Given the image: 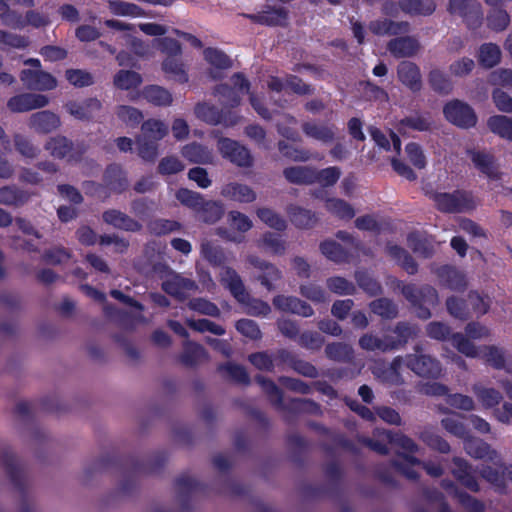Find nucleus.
I'll list each match as a JSON object with an SVG mask.
<instances>
[{"mask_svg":"<svg viewBox=\"0 0 512 512\" xmlns=\"http://www.w3.org/2000/svg\"><path fill=\"white\" fill-rule=\"evenodd\" d=\"M142 95L148 102L156 106H169L173 100L168 90L157 85L145 87Z\"/></svg>","mask_w":512,"mask_h":512,"instance_id":"47","label":"nucleus"},{"mask_svg":"<svg viewBox=\"0 0 512 512\" xmlns=\"http://www.w3.org/2000/svg\"><path fill=\"white\" fill-rule=\"evenodd\" d=\"M182 155L188 161L197 164H212L214 161L212 150L197 142L185 145L182 148Z\"/></svg>","mask_w":512,"mask_h":512,"instance_id":"30","label":"nucleus"},{"mask_svg":"<svg viewBox=\"0 0 512 512\" xmlns=\"http://www.w3.org/2000/svg\"><path fill=\"white\" fill-rule=\"evenodd\" d=\"M478 58L482 66L492 68L500 62L501 50L496 44H483L479 49Z\"/></svg>","mask_w":512,"mask_h":512,"instance_id":"55","label":"nucleus"},{"mask_svg":"<svg viewBox=\"0 0 512 512\" xmlns=\"http://www.w3.org/2000/svg\"><path fill=\"white\" fill-rule=\"evenodd\" d=\"M287 214L293 225L300 229H309L316 225L318 218L314 212L297 205H290Z\"/></svg>","mask_w":512,"mask_h":512,"instance_id":"32","label":"nucleus"},{"mask_svg":"<svg viewBox=\"0 0 512 512\" xmlns=\"http://www.w3.org/2000/svg\"><path fill=\"white\" fill-rule=\"evenodd\" d=\"M48 104L49 98L43 94L23 93L11 97L7 102V107L11 112L22 113L43 108Z\"/></svg>","mask_w":512,"mask_h":512,"instance_id":"11","label":"nucleus"},{"mask_svg":"<svg viewBox=\"0 0 512 512\" xmlns=\"http://www.w3.org/2000/svg\"><path fill=\"white\" fill-rule=\"evenodd\" d=\"M167 134L168 126L163 121L157 119H148L142 123L141 132L138 136L159 142Z\"/></svg>","mask_w":512,"mask_h":512,"instance_id":"38","label":"nucleus"},{"mask_svg":"<svg viewBox=\"0 0 512 512\" xmlns=\"http://www.w3.org/2000/svg\"><path fill=\"white\" fill-rule=\"evenodd\" d=\"M371 311L384 319H394L398 315V306L391 299L379 298L370 303Z\"/></svg>","mask_w":512,"mask_h":512,"instance_id":"53","label":"nucleus"},{"mask_svg":"<svg viewBox=\"0 0 512 512\" xmlns=\"http://www.w3.org/2000/svg\"><path fill=\"white\" fill-rule=\"evenodd\" d=\"M248 17L262 25L284 26L288 20V10L284 7H267L266 10Z\"/></svg>","mask_w":512,"mask_h":512,"instance_id":"26","label":"nucleus"},{"mask_svg":"<svg viewBox=\"0 0 512 512\" xmlns=\"http://www.w3.org/2000/svg\"><path fill=\"white\" fill-rule=\"evenodd\" d=\"M396 287L409 302L418 318L426 320L431 317V308L438 303L437 291L430 285L417 286L398 281Z\"/></svg>","mask_w":512,"mask_h":512,"instance_id":"1","label":"nucleus"},{"mask_svg":"<svg viewBox=\"0 0 512 512\" xmlns=\"http://www.w3.org/2000/svg\"><path fill=\"white\" fill-rule=\"evenodd\" d=\"M384 438L388 441V443H391L401 449H403L405 452H407L408 456H410V453H416L420 450L419 446L415 443L413 439L410 437L402 434V433H392L391 431H383ZM406 454H399L397 459H399L400 456H405Z\"/></svg>","mask_w":512,"mask_h":512,"instance_id":"46","label":"nucleus"},{"mask_svg":"<svg viewBox=\"0 0 512 512\" xmlns=\"http://www.w3.org/2000/svg\"><path fill=\"white\" fill-rule=\"evenodd\" d=\"M2 461L12 484L16 489L22 491L25 485V478L18 459L12 452H6L3 454Z\"/></svg>","mask_w":512,"mask_h":512,"instance_id":"33","label":"nucleus"},{"mask_svg":"<svg viewBox=\"0 0 512 512\" xmlns=\"http://www.w3.org/2000/svg\"><path fill=\"white\" fill-rule=\"evenodd\" d=\"M433 121L429 114L415 113L401 119L398 123V131L402 134L408 133L410 130L424 132L430 130Z\"/></svg>","mask_w":512,"mask_h":512,"instance_id":"29","label":"nucleus"},{"mask_svg":"<svg viewBox=\"0 0 512 512\" xmlns=\"http://www.w3.org/2000/svg\"><path fill=\"white\" fill-rule=\"evenodd\" d=\"M399 81L412 92H418L422 88V75L419 67L410 61H402L397 66Z\"/></svg>","mask_w":512,"mask_h":512,"instance_id":"19","label":"nucleus"},{"mask_svg":"<svg viewBox=\"0 0 512 512\" xmlns=\"http://www.w3.org/2000/svg\"><path fill=\"white\" fill-rule=\"evenodd\" d=\"M487 126L492 133L512 141V118L504 115H494L488 119Z\"/></svg>","mask_w":512,"mask_h":512,"instance_id":"41","label":"nucleus"},{"mask_svg":"<svg viewBox=\"0 0 512 512\" xmlns=\"http://www.w3.org/2000/svg\"><path fill=\"white\" fill-rule=\"evenodd\" d=\"M480 357L483 358L486 363L491 365L495 369L505 368V354L504 351L494 345L481 346Z\"/></svg>","mask_w":512,"mask_h":512,"instance_id":"54","label":"nucleus"},{"mask_svg":"<svg viewBox=\"0 0 512 512\" xmlns=\"http://www.w3.org/2000/svg\"><path fill=\"white\" fill-rule=\"evenodd\" d=\"M393 332L396 334V337H394V342L397 349L400 346L405 345L409 339L417 337L419 328L407 322H398L395 325Z\"/></svg>","mask_w":512,"mask_h":512,"instance_id":"59","label":"nucleus"},{"mask_svg":"<svg viewBox=\"0 0 512 512\" xmlns=\"http://www.w3.org/2000/svg\"><path fill=\"white\" fill-rule=\"evenodd\" d=\"M393 466L397 471L405 475L408 479H416L418 474L414 467H422L428 475L438 478L443 475L444 469L439 462H423L414 456H400L398 460L393 461Z\"/></svg>","mask_w":512,"mask_h":512,"instance_id":"7","label":"nucleus"},{"mask_svg":"<svg viewBox=\"0 0 512 512\" xmlns=\"http://www.w3.org/2000/svg\"><path fill=\"white\" fill-rule=\"evenodd\" d=\"M419 439L428 447L440 453L447 454L451 447L449 443L438 435L431 427H425L418 433Z\"/></svg>","mask_w":512,"mask_h":512,"instance_id":"40","label":"nucleus"},{"mask_svg":"<svg viewBox=\"0 0 512 512\" xmlns=\"http://www.w3.org/2000/svg\"><path fill=\"white\" fill-rule=\"evenodd\" d=\"M460 417V415L454 414L443 418L441 424L448 433L464 441L470 434Z\"/></svg>","mask_w":512,"mask_h":512,"instance_id":"58","label":"nucleus"},{"mask_svg":"<svg viewBox=\"0 0 512 512\" xmlns=\"http://www.w3.org/2000/svg\"><path fill=\"white\" fill-rule=\"evenodd\" d=\"M273 305L282 312L302 317H311L314 314L313 308L308 303L294 296L277 295L273 299Z\"/></svg>","mask_w":512,"mask_h":512,"instance_id":"15","label":"nucleus"},{"mask_svg":"<svg viewBox=\"0 0 512 512\" xmlns=\"http://www.w3.org/2000/svg\"><path fill=\"white\" fill-rule=\"evenodd\" d=\"M103 221L114 228L136 232L141 229V224L117 209L106 210L102 215Z\"/></svg>","mask_w":512,"mask_h":512,"instance_id":"24","label":"nucleus"},{"mask_svg":"<svg viewBox=\"0 0 512 512\" xmlns=\"http://www.w3.org/2000/svg\"><path fill=\"white\" fill-rule=\"evenodd\" d=\"M408 246L418 255L428 258L433 254V246L418 233H410L407 237Z\"/></svg>","mask_w":512,"mask_h":512,"instance_id":"64","label":"nucleus"},{"mask_svg":"<svg viewBox=\"0 0 512 512\" xmlns=\"http://www.w3.org/2000/svg\"><path fill=\"white\" fill-rule=\"evenodd\" d=\"M468 153L475 167L489 179H500L501 173L499 172L498 165L492 154L479 150H471Z\"/></svg>","mask_w":512,"mask_h":512,"instance_id":"20","label":"nucleus"},{"mask_svg":"<svg viewBox=\"0 0 512 512\" xmlns=\"http://www.w3.org/2000/svg\"><path fill=\"white\" fill-rule=\"evenodd\" d=\"M220 283L230 291L236 300L247 298V290L238 272L230 266H222L218 273Z\"/></svg>","mask_w":512,"mask_h":512,"instance_id":"13","label":"nucleus"},{"mask_svg":"<svg viewBox=\"0 0 512 512\" xmlns=\"http://www.w3.org/2000/svg\"><path fill=\"white\" fill-rule=\"evenodd\" d=\"M472 390L484 408L495 407L502 400L501 393L494 388H486L475 384Z\"/></svg>","mask_w":512,"mask_h":512,"instance_id":"52","label":"nucleus"},{"mask_svg":"<svg viewBox=\"0 0 512 512\" xmlns=\"http://www.w3.org/2000/svg\"><path fill=\"white\" fill-rule=\"evenodd\" d=\"M452 345L460 352L469 358L480 357L481 347H477L469 337L461 333H455L451 336Z\"/></svg>","mask_w":512,"mask_h":512,"instance_id":"50","label":"nucleus"},{"mask_svg":"<svg viewBox=\"0 0 512 512\" xmlns=\"http://www.w3.org/2000/svg\"><path fill=\"white\" fill-rule=\"evenodd\" d=\"M442 486L446 490H453L455 492V496L457 497L458 501L470 512H482L483 511V504L476 500L475 498L471 497L465 492H459L457 489H455L454 484L451 481H443Z\"/></svg>","mask_w":512,"mask_h":512,"instance_id":"60","label":"nucleus"},{"mask_svg":"<svg viewBox=\"0 0 512 512\" xmlns=\"http://www.w3.org/2000/svg\"><path fill=\"white\" fill-rule=\"evenodd\" d=\"M208 359L206 350L194 342H185L181 361L187 366H194Z\"/></svg>","mask_w":512,"mask_h":512,"instance_id":"42","label":"nucleus"},{"mask_svg":"<svg viewBox=\"0 0 512 512\" xmlns=\"http://www.w3.org/2000/svg\"><path fill=\"white\" fill-rule=\"evenodd\" d=\"M446 119L461 128H470L475 126L477 117L474 110L467 104L459 100L447 103L444 107Z\"/></svg>","mask_w":512,"mask_h":512,"instance_id":"8","label":"nucleus"},{"mask_svg":"<svg viewBox=\"0 0 512 512\" xmlns=\"http://www.w3.org/2000/svg\"><path fill=\"white\" fill-rule=\"evenodd\" d=\"M447 11L461 17L469 29H477L482 24V6L476 0H449Z\"/></svg>","mask_w":512,"mask_h":512,"instance_id":"5","label":"nucleus"},{"mask_svg":"<svg viewBox=\"0 0 512 512\" xmlns=\"http://www.w3.org/2000/svg\"><path fill=\"white\" fill-rule=\"evenodd\" d=\"M403 365H405L404 357L397 356L389 364H375L371 370L374 377L380 382L388 385L399 386L405 383L400 372Z\"/></svg>","mask_w":512,"mask_h":512,"instance_id":"9","label":"nucleus"},{"mask_svg":"<svg viewBox=\"0 0 512 512\" xmlns=\"http://www.w3.org/2000/svg\"><path fill=\"white\" fill-rule=\"evenodd\" d=\"M220 194L222 197L230 201L243 204L252 203L257 198V194L252 187L237 181H231L224 184L221 188Z\"/></svg>","mask_w":512,"mask_h":512,"instance_id":"14","label":"nucleus"},{"mask_svg":"<svg viewBox=\"0 0 512 512\" xmlns=\"http://www.w3.org/2000/svg\"><path fill=\"white\" fill-rule=\"evenodd\" d=\"M426 194L435 203L437 209L445 213H461L475 207L471 196L463 191L457 190L452 193L428 191Z\"/></svg>","mask_w":512,"mask_h":512,"instance_id":"4","label":"nucleus"},{"mask_svg":"<svg viewBox=\"0 0 512 512\" xmlns=\"http://www.w3.org/2000/svg\"><path fill=\"white\" fill-rule=\"evenodd\" d=\"M386 252L391 258L396 260L408 274L412 275L417 272V264L403 248L398 245L388 243L386 246Z\"/></svg>","mask_w":512,"mask_h":512,"instance_id":"43","label":"nucleus"},{"mask_svg":"<svg viewBox=\"0 0 512 512\" xmlns=\"http://www.w3.org/2000/svg\"><path fill=\"white\" fill-rule=\"evenodd\" d=\"M464 450L475 459L494 461L498 457L497 452L488 443L471 435L464 440Z\"/></svg>","mask_w":512,"mask_h":512,"instance_id":"27","label":"nucleus"},{"mask_svg":"<svg viewBox=\"0 0 512 512\" xmlns=\"http://www.w3.org/2000/svg\"><path fill=\"white\" fill-rule=\"evenodd\" d=\"M325 208L328 212L340 219H352L355 216L353 207L343 199L328 198L325 201Z\"/></svg>","mask_w":512,"mask_h":512,"instance_id":"51","label":"nucleus"},{"mask_svg":"<svg viewBox=\"0 0 512 512\" xmlns=\"http://www.w3.org/2000/svg\"><path fill=\"white\" fill-rule=\"evenodd\" d=\"M405 365L417 376L423 378L437 379L442 375V365L440 361L424 352L420 345L413 348V353L404 356Z\"/></svg>","mask_w":512,"mask_h":512,"instance_id":"3","label":"nucleus"},{"mask_svg":"<svg viewBox=\"0 0 512 512\" xmlns=\"http://www.w3.org/2000/svg\"><path fill=\"white\" fill-rule=\"evenodd\" d=\"M115 114L118 119L128 126L138 125L142 119L143 114L140 110L129 105H119L115 109Z\"/></svg>","mask_w":512,"mask_h":512,"instance_id":"62","label":"nucleus"},{"mask_svg":"<svg viewBox=\"0 0 512 512\" xmlns=\"http://www.w3.org/2000/svg\"><path fill=\"white\" fill-rule=\"evenodd\" d=\"M44 148L52 157L63 159L70 155L73 143L64 136H56L48 139Z\"/></svg>","mask_w":512,"mask_h":512,"instance_id":"39","label":"nucleus"},{"mask_svg":"<svg viewBox=\"0 0 512 512\" xmlns=\"http://www.w3.org/2000/svg\"><path fill=\"white\" fill-rule=\"evenodd\" d=\"M108 8L112 14L117 16H145V12L140 6L122 0H109Z\"/></svg>","mask_w":512,"mask_h":512,"instance_id":"48","label":"nucleus"},{"mask_svg":"<svg viewBox=\"0 0 512 512\" xmlns=\"http://www.w3.org/2000/svg\"><path fill=\"white\" fill-rule=\"evenodd\" d=\"M23 84L31 90L48 91L57 87V80L41 69H24L20 73Z\"/></svg>","mask_w":512,"mask_h":512,"instance_id":"10","label":"nucleus"},{"mask_svg":"<svg viewBox=\"0 0 512 512\" xmlns=\"http://www.w3.org/2000/svg\"><path fill=\"white\" fill-rule=\"evenodd\" d=\"M217 149L224 159L238 167L249 168L253 165L250 150L236 140L220 137L217 141Z\"/></svg>","mask_w":512,"mask_h":512,"instance_id":"6","label":"nucleus"},{"mask_svg":"<svg viewBox=\"0 0 512 512\" xmlns=\"http://www.w3.org/2000/svg\"><path fill=\"white\" fill-rule=\"evenodd\" d=\"M303 133L323 144L332 143L335 140V126L316 121H305L302 123Z\"/></svg>","mask_w":512,"mask_h":512,"instance_id":"21","label":"nucleus"},{"mask_svg":"<svg viewBox=\"0 0 512 512\" xmlns=\"http://www.w3.org/2000/svg\"><path fill=\"white\" fill-rule=\"evenodd\" d=\"M325 356L334 362L351 363L354 360V349L344 342H332L326 345Z\"/></svg>","mask_w":512,"mask_h":512,"instance_id":"36","label":"nucleus"},{"mask_svg":"<svg viewBox=\"0 0 512 512\" xmlns=\"http://www.w3.org/2000/svg\"><path fill=\"white\" fill-rule=\"evenodd\" d=\"M400 9L411 16H430L436 10L434 0H399Z\"/></svg>","mask_w":512,"mask_h":512,"instance_id":"34","label":"nucleus"},{"mask_svg":"<svg viewBox=\"0 0 512 512\" xmlns=\"http://www.w3.org/2000/svg\"><path fill=\"white\" fill-rule=\"evenodd\" d=\"M219 371L222 373L223 377L238 383L247 385L250 382V378L245 368L241 365H237L234 363H227L221 365L219 367Z\"/></svg>","mask_w":512,"mask_h":512,"instance_id":"57","label":"nucleus"},{"mask_svg":"<svg viewBox=\"0 0 512 512\" xmlns=\"http://www.w3.org/2000/svg\"><path fill=\"white\" fill-rule=\"evenodd\" d=\"M247 261L254 268L259 270L257 279L269 291L274 290V282L282 277L281 271L272 263L260 259L255 255H249Z\"/></svg>","mask_w":512,"mask_h":512,"instance_id":"12","label":"nucleus"},{"mask_svg":"<svg viewBox=\"0 0 512 512\" xmlns=\"http://www.w3.org/2000/svg\"><path fill=\"white\" fill-rule=\"evenodd\" d=\"M103 180L105 185L116 193H122L129 186L126 173L118 164H111L106 168Z\"/></svg>","mask_w":512,"mask_h":512,"instance_id":"28","label":"nucleus"},{"mask_svg":"<svg viewBox=\"0 0 512 512\" xmlns=\"http://www.w3.org/2000/svg\"><path fill=\"white\" fill-rule=\"evenodd\" d=\"M358 344L365 351L388 352L396 349L394 337L391 335L379 337L373 333H365L359 338Z\"/></svg>","mask_w":512,"mask_h":512,"instance_id":"23","label":"nucleus"},{"mask_svg":"<svg viewBox=\"0 0 512 512\" xmlns=\"http://www.w3.org/2000/svg\"><path fill=\"white\" fill-rule=\"evenodd\" d=\"M286 180L293 184L309 185L315 183V168L309 166H295L284 169Z\"/></svg>","mask_w":512,"mask_h":512,"instance_id":"37","label":"nucleus"},{"mask_svg":"<svg viewBox=\"0 0 512 512\" xmlns=\"http://www.w3.org/2000/svg\"><path fill=\"white\" fill-rule=\"evenodd\" d=\"M451 473L467 489L474 492L479 490V485L476 478L472 474L471 466L465 459L454 457L452 459Z\"/></svg>","mask_w":512,"mask_h":512,"instance_id":"22","label":"nucleus"},{"mask_svg":"<svg viewBox=\"0 0 512 512\" xmlns=\"http://www.w3.org/2000/svg\"><path fill=\"white\" fill-rule=\"evenodd\" d=\"M67 112L78 120H90L102 109V103L97 98L83 101H70L65 105Z\"/></svg>","mask_w":512,"mask_h":512,"instance_id":"17","label":"nucleus"},{"mask_svg":"<svg viewBox=\"0 0 512 512\" xmlns=\"http://www.w3.org/2000/svg\"><path fill=\"white\" fill-rule=\"evenodd\" d=\"M162 68L164 72L169 74L173 80L179 83H185L188 81V75L184 69L182 61L179 58L167 57L162 63Z\"/></svg>","mask_w":512,"mask_h":512,"instance_id":"56","label":"nucleus"},{"mask_svg":"<svg viewBox=\"0 0 512 512\" xmlns=\"http://www.w3.org/2000/svg\"><path fill=\"white\" fill-rule=\"evenodd\" d=\"M154 271L160 275L162 290L179 301L186 300L198 290L194 280L174 272L166 265H155Z\"/></svg>","mask_w":512,"mask_h":512,"instance_id":"2","label":"nucleus"},{"mask_svg":"<svg viewBox=\"0 0 512 512\" xmlns=\"http://www.w3.org/2000/svg\"><path fill=\"white\" fill-rule=\"evenodd\" d=\"M61 121L58 115L49 111L43 110L30 115L28 126L39 134H48L59 128Z\"/></svg>","mask_w":512,"mask_h":512,"instance_id":"16","label":"nucleus"},{"mask_svg":"<svg viewBox=\"0 0 512 512\" xmlns=\"http://www.w3.org/2000/svg\"><path fill=\"white\" fill-rule=\"evenodd\" d=\"M258 246L276 255H283L286 251V243L278 235L267 232L258 242Z\"/></svg>","mask_w":512,"mask_h":512,"instance_id":"63","label":"nucleus"},{"mask_svg":"<svg viewBox=\"0 0 512 512\" xmlns=\"http://www.w3.org/2000/svg\"><path fill=\"white\" fill-rule=\"evenodd\" d=\"M198 218L205 223L213 224L224 214V207L218 201H205L197 210Z\"/></svg>","mask_w":512,"mask_h":512,"instance_id":"44","label":"nucleus"},{"mask_svg":"<svg viewBox=\"0 0 512 512\" xmlns=\"http://www.w3.org/2000/svg\"><path fill=\"white\" fill-rule=\"evenodd\" d=\"M320 250L325 257L335 263L346 262L350 257L349 251L333 240L323 241Z\"/></svg>","mask_w":512,"mask_h":512,"instance_id":"45","label":"nucleus"},{"mask_svg":"<svg viewBox=\"0 0 512 512\" xmlns=\"http://www.w3.org/2000/svg\"><path fill=\"white\" fill-rule=\"evenodd\" d=\"M369 30L375 35H399L410 31V24L407 21H392L390 19H378L371 21Z\"/></svg>","mask_w":512,"mask_h":512,"instance_id":"25","label":"nucleus"},{"mask_svg":"<svg viewBox=\"0 0 512 512\" xmlns=\"http://www.w3.org/2000/svg\"><path fill=\"white\" fill-rule=\"evenodd\" d=\"M141 83V75L131 70H120L115 74L113 79L114 86L121 90L137 88Z\"/></svg>","mask_w":512,"mask_h":512,"instance_id":"49","label":"nucleus"},{"mask_svg":"<svg viewBox=\"0 0 512 512\" xmlns=\"http://www.w3.org/2000/svg\"><path fill=\"white\" fill-rule=\"evenodd\" d=\"M202 257L212 266L222 267L227 262L224 249L211 240L204 239L200 245Z\"/></svg>","mask_w":512,"mask_h":512,"instance_id":"35","label":"nucleus"},{"mask_svg":"<svg viewBox=\"0 0 512 512\" xmlns=\"http://www.w3.org/2000/svg\"><path fill=\"white\" fill-rule=\"evenodd\" d=\"M421 48L417 38L402 36L390 40L387 44L388 51L396 58H410L415 56Z\"/></svg>","mask_w":512,"mask_h":512,"instance_id":"18","label":"nucleus"},{"mask_svg":"<svg viewBox=\"0 0 512 512\" xmlns=\"http://www.w3.org/2000/svg\"><path fill=\"white\" fill-rule=\"evenodd\" d=\"M31 194L17 186H3L0 188V204L5 206L20 207L26 204Z\"/></svg>","mask_w":512,"mask_h":512,"instance_id":"31","label":"nucleus"},{"mask_svg":"<svg viewBox=\"0 0 512 512\" xmlns=\"http://www.w3.org/2000/svg\"><path fill=\"white\" fill-rule=\"evenodd\" d=\"M257 216L272 229L283 231L287 228L286 220L270 208H259L257 210Z\"/></svg>","mask_w":512,"mask_h":512,"instance_id":"61","label":"nucleus"}]
</instances>
